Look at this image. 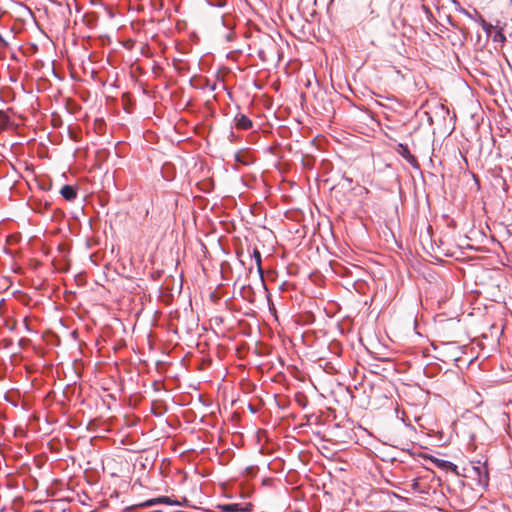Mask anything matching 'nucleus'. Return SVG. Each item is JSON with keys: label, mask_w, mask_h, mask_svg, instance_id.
<instances>
[{"label": "nucleus", "mask_w": 512, "mask_h": 512, "mask_svg": "<svg viewBox=\"0 0 512 512\" xmlns=\"http://www.w3.org/2000/svg\"><path fill=\"white\" fill-rule=\"evenodd\" d=\"M235 159H236L237 162H240V163H242L244 165L248 164V161L244 159L243 154L241 152H238L235 155Z\"/></svg>", "instance_id": "nucleus-10"}, {"label": "nucleus", "mask_w": 512, "mask_h": 512, "mask_svg": "<svg viewBox=\"0 0 512 512\" xmlns=\"http://www.w3.org/2000/svg\"><path fill=\"white\" fill-rule=\"evenodd\" d=\"M471 477L478 486L487 488L489 485V469L486 462L475 461L471 463Z\"/></svg>", "instance_id": "nucleus-1"}, {"label": "nucleus", "mask_w": 512, "mask_h": 512, "mask_svg": "<svg viewBox=\"0 0 512 512\" xmlns=\"http://www.w3.org/2000/svg\"><path fill=\"white\" fill-rule=\"evenodd\" d=\"M165 503V504H171V501H170V498L169 497H166V496H163V497H160L158 498L157 500H151V501H148L147 502V505H153L154 503Z\"/></svg>", "instance_id": "nucleus-8"}, {"label": "nucleus", "mask_w": 512, "mask_h": 512, "mask_svg": "<svg viewBox=\"0 0 512 512\" xmlns=\"http://www.w3.org/2000/svg\"><path fill=\"white\" fill-rule=\"evenodd\" d=\"M11 125V118L7 112L0 110V131L6 130Z\"/></svg>", "instance_id": "nucleus-6"}, {"label": "nucleus", "mask_w": 512, "mask_h": 512, "mask_svg": "<svg viewBox=\"0 0 512 512\" xmlns=\"http://www.w3.org/2000/svg\"><path fill=\"white\" fill-rule=\"evenodd\" d=\"M481 26L487 33H491V30L494 28L492 24L486 22L484 19L481 20Z\"/></svg>", "instance_id": "nucleus-9"}, {"label": "nucleus", "mask_w": 512, "mask_h": 512, "mask_svg": "<svg viewBox=\"0 0 512 512\" xmlns=\"http://www.w3.org/2000/svg\"><path fill=\"white\" fill-rule=\"evenodd\" d=\"M498 39H502V40H504V39H505V36H504L502 33H500V32H499Z\"/></svg>", "instance_id": "nucleus-13"}, {"label": "nucleus", "mask_w": 512, "mask_h": 512, "mask_svg": "<svg viewBox=\"0 0 512 512\" xmlns=\"http://www.w3.org/2000/svg\"><path fill=\"white\" fill-rule=\"evenodd\" d=\"M61 196L67 201H73L77 197V190L72 185H64L60 190Z\"/></svg>", "instance_id": "nucleus-5"}, {"label": "nucleus", "mask_w": 512, "mask_h": 512, "mask_svg": "<svg viewBox=\"0 0 512 512\" xmlns=\"http://www.w3.org/2000/svg\"><path fill=\"white\" fill-rule=\"evenodd\" d=\"M0 44H1V45H2V44H5V41H4V39H3V37H2V35H1V34H0Z\"/></svg>", "instance_id": "nucleus-15"}, {"label": "nucleus", "mask_w": 512, "mask_h": 512, "mask_svg": "<svg viewBox=\"0 0 512 512\" xmlns=\"http://www.w3.org/2000/svg\"><path fill=\"white\" fill-rule=\"evenodd\" d=\"M252 256H253V258L255 260V263H256V266H257V270H258L260 276L263 277L264 271H263V268H262V258H261L260 251L257 248H255L253 250V255Z\"/></svg>", "instance_id": "nucleus-7"}, {"label": "nucleus", "mask_w": 512, "mask_h": 512, "mask_svg": "<svg viewBox=\"0 0 512 512\" xmlns=\"http://www.w3.org/2000/svg\"><path fill=\"white\" fill-rule=\"evenodd\" d=\"M217 508L222 512H249L252 510L251 503H230L220 504Z\"/></svg>", "instance_id": "nucleus-2"}, {"label": "nucleus", "mask_w": 512, "mask_h": 512, "mask_svg": "<svg viewBox=\"0 0 512 512\" xmlns=\"http://www.w3.org/2000/svg\"><path fill=\"white\" fill-rule=\"evenodd\" d=\"M397 151L413 167H419L417 158L410 152L409 147L406 144H399Z\"/></svg>", "instance_id": "nucleus-4"}, {"label": "nucleus", "mask_w": 512, "mask_h": 512, "mask_svg": "<svg viewBox=\"0 0 512 512\" xmlns=\"http://www.w3.org/2000/svg\"><path fill=\"white\" fill-rule=\"evenodd\" d=\"M412 488L418 492H422V490L420 489V486H419V482L418 480H414L413 483H412Z\"/></svg>", "instance_id": "nucleus-12"}, {"label": "nucleus", "mask_w": 512, "mask_h": 512, "mask_svg": "<svg viewBox=\"0 0 512 512\" xmlns=\"http://www.w3.org/2000/svg\"><path fill=\"white\" fill-rule=\"evenodd\" d=\"M234 125L237 130H249L253 127V122L246 115L238 113L234 117Z\"/></svg>", "instance_id": "nucleus-3"}, {"label": "nucleus", "mask_w": 512, "mask_h": 512, "mask_svg": "<svg viewBox=\"0 0 512 512\" xmlns=\"http://www.w3.org/2000/svg\"><path fill=\"white\" fill-rule=\"evenodd\" d=\"M498 39H502V40H504V39H505V36H504L502 33H500V32H499Z\"/></svg>", "instance_id": "nucleus-14"}, {"label": "nucleus", "mask_w": 512, "mask_h": 512, "mask_svg": "<svg viewBox=\"0 0 512 512\" xmlns=\"http://www.w3.org/2000/svg\"><path fill=\"white\" fill-rule=\"evenodd\" d=\"M436 462H437V465H438L439 467H447V466H449V467H450V466H452V465H453L451 462L446 461V460H437Z\"/></svg>", "instance_id": "nucleus-11"}]
</instances>
